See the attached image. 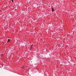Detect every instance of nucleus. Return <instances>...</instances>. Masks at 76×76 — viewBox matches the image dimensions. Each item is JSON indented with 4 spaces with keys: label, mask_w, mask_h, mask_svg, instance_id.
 Returning a JSON list of instances; mask_svg holds the SVG:
<instances>
[{
    "label": "nucleus",
    "mask_w": 76,
    "mask_h": 76,
    "mask_svg": "<svg viewBox=\"0 0 76 76\" xmlns=\"http://www.w3.org/2000/svg\"><path fill=\"white\" fill-rule=\"evenodd\" d=\"M10 41V39H9L7 41V42H9Z\"/></svg>",
    "instance_id": "nucleus-2"
},
{
    "label": "nucleus",
    "mask_w": 76,
    "mask_h": 76,
    "mask_svg": "<svg viewBox=\"0 0 76 76\" xmlns=\"http://www.w3.org/2000/svg\"><path fill=\"white\" fill-rule=\"evenodd\" d=\"M32 46V45L31 46V47Z\"/></svg>",
    "instance_id": "nucleus-4"
},
{
    "label": "nucleus",
    "mask_w": 76,
    "mask_h": 76,
    "mask_svg": "<svg viewBox=\"0 0 76 76\" xmlns=\"http://www.w3.org/2000/svg\"><path fill=\"white\" fill-rule=\"evenodd\" d=\"M52 12H54V8L53 7L52 8Z\"/></svg>",
    "instance_id": "nucleus-1"
},
{
    "label": "nucleus",
    "mask_w": 76,
    "mask_h": 76,
    "mask_svg": "<svg viewBox=\"0 0 76 76\" xmlns=\"http://www.w3.org/2000/svg\"><path fill=\"white\" fill-rule=\"evenodd\" d=\"M12 2H13H13H14V1L12 0Z\"/></svg>",
    "instance_id": "nucleus-3"
}]
</instances>
